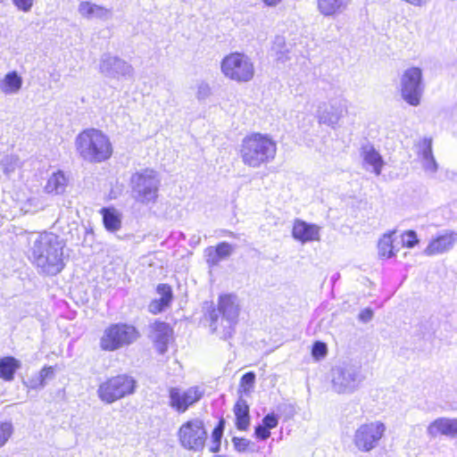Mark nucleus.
<instances>
[{"mask_svg":"<svg viewBox=\"0 0 457 457\" xmlns=\"http://www.w3.org/2000/svg\"><path fill=\"white\" fill-rule=\"evenodd\" d=\"M67 185L68 179L62 171L59 170L49 177L44 189L47 194L57 195L65 192Z\"/></svg>","mask_w":457,"mask_h":457,"instance_id":"obj_25","label":"nucleus"},{"mask_svg":"<svg viewBox=\"0 0 457 457\" xmlns=\"http://www.w3.org/2000/svg\"><path fill=\"white\" fill-rule=\"evenodd\" d=\"M12 433V426L9 422L0 424V447L5 445Z\"/></svg>","mask_w":457,"mask_h":457,"instance_id":"obj_37","label":"nucleus"},{"mask_svg":"<svg viewBox=\"0 0 457 457\" xmlns=\"http://www.w3.org/2000/svg\"><path fill=\"white\" fill-rule=\"evenodd\" d=\"M54 375V368L53 367H45L43 368L39 374L37 375V380H40L41 385H46L45 380L47 378H50Z\"/></svg>","mask_w":457,"mask_h":457,"instance_id":"obj_43","label":"nucleus"},{"mask_svg":"<svg viewBox=\"0 0 457 457\" xmlns=\"http://www.w3.org/2000/svg\"><path fill=\"white\" fill-rule=\"evenodd\" d=\"M418 155L421 159L424 170L430 174H435L438 170V164L432 153V140L423 138L418 145Z\"/></svg>","mask_w":457,"mask_h":457,"instance_id":"obj_20","label":"nucleus"},{"mask_svg":"<svg viewBox=\"0 0 457 457\" xmlns=\"http://www.w3.org/2000/svg\"><path fill=\"white\" fill-rule=\"evenodd\" d=\"M140 337L138 330L127 323H117L108 327L100 339V346L104 351H115L133 344Z\"/></svg>","mask_w":457,"mask_h":457,"instance_id":"obj_9","label":"nucleus"},{"mask_svg":"<svg viewBox=\"0 0 457 457\" xmlns=\"http://www.w3.org/2000/svg\"><path fill=\"white\" fill-rule=\"evenodd\" d=\"M29 259L39 273L54 276L63 267V243L60 237L49 232L29 233Z\"/></svg>","mask_w":457,"mask_h":457,"instance_id":"obj_1","label":"nucleus"},{"mask_svg":"<svg viewBox=\"0 0 457 457\" xmlns=\"http://www.w3.org/2000/svg\"><path fill=\"white\" fill-rule=\"evenodd\" d=\"M29 386L32 389L42 388L45 385L40 384V380H37V376L36 378H30L29 380Z\"/></svg>","mask_w":457,"mask_h":457,"instance_id":"obj_47","label":"nucleus"},{"mask_svg":"<svg viewBox=\"0 0 457 457\" xmlns=\"http://www.w3.org/2000/svg\"><path fill=\"white\" fill-rule=\"evenodd\" d=\"M167 306H165L159 299L153 300L149 304V311L152 313H159L162 312Z\"/></svg>","mask_w":457,"mask_h":457,"instance_id":"obj_45","label":"nucleus"},{"mask_svg":"<svg viewBox=\"0 0 457 457\" xmlns=\"http://www.w3.org/2000/svg\"><path fill=\"white\" fill-rule=\"evenodd\" d=\"M132 196L136 202L148 205L158 198L160 179L157 173L145 169L134 173L130 179Z\"/></svg>","mask_w":457,"mask_h":457,"instance_id":"obj_6","label":"nucleus"},{"mask_svg":"<svg viewBox=\"0 0 457 457\" xmlns=\"http://www.w3.org/2000/svg\"><path fill=\"white\" fill-rule=\"evenodd\" d=\"M222 74L238 83L250 81L254 76V65L251 58L239 52L226 55L220 62Z\"/></svg>","mask_w":457,"mask_h":457,"instance_id":"obj_7","label":"nucleus"},{"mask_svg":"<svg viewBox=\"0 0 457 457\" xmlns=\"http://www.w3.org/2000/svg\"><path fill=\"white\" fill-rule=\"evenodd\" d=\"M171 334V328L165 322L155 321L151 325V337L160 353L163 354L167 351Z\"/></svg>","mask_w":457,"mask_h":457,"instance_id":"obj_18","label":"nucleus"},{"mask_svg":"<svg viewBox=\"0 0 457 457\" xmlns=\"http://www.w3.org/2000/svg\"><path fill=\"white\" fill-rule=\"evenodd\" d=\"M79 13L86 19L107 20L112 15V11L104 6L98 5L89 1H82L78 7Z\"/></svg>","mask_w":457,"mask_h":457,"instance_id":"obj_22","label":"nucleus"},{"mask_svg":"<svg viewBox=\"0 0 457 457\" xmlns=\"http://www.w3.org/2000/svg\"><path fill=\"white\" fill-rule=\"evenodd\" d=\"M427 434L431 438L439 435L454 437L457 436V419L437 418L428 426Z\"/></svg>","mask_w":457,"mask_h":457,"instance_id":"obj_17","label":"nucleus"},{"mask_svg":"<svg viewBox=\"0 0 457 457\" xmlns=\"http://www.w3.org/2000/svg\"><path fill=\"white\" fill-rule=\"evenodd\" d=\"M361 155L365 164L372 167V171L377 175L381 174L384 161L380 154L370 144H365L361 148Z\"/></svg>","mask_w":457,"mask_h":457,"instance_id":"obj_23","label":"nucleus"},{"mask_svg":"<svg viewBox=\"0 0 457 457\" xmlns=\"http://www.w3.org/2000/svg\"><path fill=\"white\" fill-rule=\"evenodd\" d=\"M278 424V417L274 413H269L263 417L262 425L269 430L276 428Z\"/></svg>","mask_w":457,"mask_h":457,"instance_id":"obj_40","label":"nucleus"},{"mask_svg":"<svg viewBox=\"0 0 457 457\" xmlns=\"http://www.w3.org/2000/svg\"><path fill=\"white\" fill-rule=\"evenodd\" d=\"M192 240L196 241L195 236H193Z\"/></svg>","mask_w":457,"mask_h":457,"instance_id":"obj_49","label":"nucleus"},{"mask_svg":"<svg viewBox=\"0 0 457 457\" xmlns=\"http://www.w3.org/2000/svg\"><path fill=\"white\" fill-rule=\"evenodd\" d=\"M103 221L108 231L114 232L121 227V214L114 208H103L101 210Z\"/></svg>","mask_w":457,"mask_h":457,"instance_id":"obj_30","label":"nucleus"},{"mask_svg":"<svg viewBox=\"0 0 457 457\" xmlns=\"http://www.w3.org/2000/svg\"><path fill=\"white\" fill-rule=\"evenodd\" d=\"M277 153L276 142L267 134L252 133L246 136L241 144L242 162L252 168L274 160Z\"/></svg>","mask_w":457,"mask_h":457,"instance_id":"obj_2","label":"nucleus"},{"mask_svg":"<svg viewBox=\"0 0 457 457\" xmlns=\"http://www.w3.org/2000/svg\"><path fill=\"white\" fill-rule=\"evenodd\" d=\"M292 236L295 239L306 243L309 241H315L320 239V228L314 224H309L301 220H295Z\"/></svg>","mask_w":457,"mask_h":457,"instance_id":"obj_19","label":"nucleus"},{"mask_svg":"<svg viewBox=\"0 0 457 457\" xmlns=\"http://www.w3.org/2000/svg\"><path fill=\"white\" fill-rule=\"evenodd\" d=\"M254 436L260 440H266L270 436V431L260 424L254 428Z\"/></svg>","mask_w":457,"mask_h":457,"instance_id":"obj_42","label":"nucleus"},{"mask_svg":"<svg viewBox=\"0 0 457 457\" xmlns=\"http://www.w3.org/2000/svg\"><path fill=\"white\" fill-rule=\"evenodd\" d=\"M99 71L111 79H130L134 76V68L125 60L109 53L100 57Z\"/></svg>","mask_w":457,"mask_h":457,"instance_id":"obj_15","label":"nucleus"},{"mask_svg":"<svg viewBox=\"0 0 457 457\" xmlns=\"http://www.w3.org/2000/svg\"><path fill=\"white\" fill-rule=\"evenodd\" d=\"M204 395V390L194 386L187 389L170 387L169 389L170 406L179 413L186 412L191 406L199 402Z\"/></svg>","mask_w":457,"mask_h":457,"instance_id":"obj_14","label":"nucleus"},{"mask_svg":"<svg viewBox=\"0 0 457 457\" xmlns=\"http://www.w3.org/2000/svg\"><path fill=\"white\" fill-rule=\"evenodd\" d=\"M457 243V232L445 230L430 240L424 250V254L428 256L443 254L451 251Z\"/></svg>","mask_w":457,"mask_h":457,"instance_id":"obj_16","label":"nucleus"},{"mask_svg":"<svg viewBox=\"0 0 457 457\" xmlns=\"http://www.w3.org/2000/svg\"><path fill=\"white\" fill-rule=\"evenodd\" d=\"M352 0H317L319 12L326 16H335L346 10Z\"/></svg>","mask_w":457,"mask_h":457,"instance_id":"obj_24","label":"nucleus"},{"mask_svg":"<svg viewBox=\"0 0 457 457\" xmlns=\"http://www.w3.org/2000/svg\"><path fill=\"white\" fill-rule=\"evenodd\" d=\"M328 353L327 345L323 342L317 341L312 345V356L320 360L321 358H324Z\"/></svg>","mask_w":457,"mask_h":457,"instance_id":"obj_38","label":"nucleus"},{"mask_svg":"<svg viewBox=\"0 0 457 457\" xmlns=\"http://www.w3.org/2000/svg\"><path fill=\"white\" fill-rule=\"evenodd\" d=\"M365 379L361 367L355 363L344 362L330 371L332 390L338 395L355 393Z\"/></svg>","mask_w":457,"mask_h":457,"instance_id":"obj_5","label":"nucleus"},{"mask_svg":"<svg viewBox=\"0 0 457 457\" xmlns=\"http://www.w3.org/2000/svg\"><path fill=\"white\" fill-rule=\"evenodd\" d=\"M402 239H403V244L409 248H412L419 242V240L417 238V234L414 230H408L407 232H405L402 236Z\"/></svg>","mask_w":457,"mask_h":457,"instance_id":"obj_39","label":"nucleus"},{"mask_svg":"<svg viewBox=\"0 0 457 457\" xmlns=\"http://www.w3.org/2000/svg\"><path fill=\"white\" fill-rule=\"evenodd\" d=\"M263 3L268 6H276L282 0H262Z\"/></svg>","mask_w":457,"mask_h":457,"instance_id":"obj_48","label":"nucleus"},{"mask_svg":"<svg viewBox=\"0 0 457 457\" xmlns=\"http://www.w3.org/2000/svg\"><path fill=\"white\" fill-rule=\"evenodd\" d=\"M346 100L342 96L329 99L319 104L316 117L320 124H324L331 129H336L340 120L347 113Z\"/></svg>","mask_w":457,"mask_h":457,"instance_id":"obj_12","label":"nucleus"},{"mask_svg":"<svg viewBox=\"0 0 457 457\" xmlns=\"http://www.w3.org/2000/svg\"><path fill=\"white\" fill-rule=\"evenodd\" d=\"M393 239L391 234H386L379 240L378 248V253L382 257L390 258L394 255L393 253Z\"/></svg>","mask_w":457,"mask_h":457,"instance_id":"obj_31","label":"nucleus"},{"mask_svg":"<svg viewBox=\"0 0 457 457\" xmlns=\"http://www.w3.org/2000/svg\"><path fill=\"white\" fill-rule=\"evenodd\" d=\"M157 292L161 295L160 301L165 305L169 306L172 299L171 287L166 284H160L157 287Z\"/></svg>","mask_w":457,"mask_h":457,"instance_id":"obj_36","label":"nucleus"},{"mask_svg":"<svg viewBox=\"0 0 457 457\" xmlns=\"http://www.w3.org/2000/svg\"><path fill=\"white\" fill-rule=\"evenodd\" d=\"M192 240L196 241L195 236H193Z\"/></svg>","mask_w":457,"mask_h":457,"instance_id":"obj_50","label":"nucleus"},{"mask_svg":"<svg viewBox=\"0 0 457 457\" xmlns=\"http://www.w3.org/2000/svg\"><path fill=\"white\" fill-rule=\"evenodd\" d=\"M4 0H0V2H3Z\"/></svg>","mask_w":457,"mask_h":457,"instance_id":"obj_51","label":"nucleus"},{"mask_svg":"<svg viewBox=\"0 0 457 457\" xmlns=\"http://www.w3.org/2000/svg\"><path fill=\"white\" fill-rule=\"evenodd\" d=\"M4 172L7 175L13 172L21 165V162L16 155H6L1 161Z\"/></svg>","mask_w":457,"mask_h":457,"instance_id":"obj_32","label":"nucleus"},{"mask_svg":"<svg viewBox=\"0 0 457 457\" xmlns=\"http://www.w3.org/2000/svg\"><path fill=\"white\" fill-rule=\"evenodd\" d=\"M233 253V246L227 243L221 242L216 246H209L204 250V256L207 264L210 267L216 266L222 260L228 258Z\"/></svg>","mask_w":457,"mask_h":457,"instance_id":"obj_21","label":"nucleus"},{"mask_svg":"<svg viewBox=\"0 0 457 457\" xmlns=\"http://www.w3.org/2000/svg\"><path fill=\"white\" fill-rule=\"evenodd\" d=\"M255 382V374L253 371L246 372L240 380V392L249 394Z\"/></svg>","mask_w":457,"mask_h":457,"instance_id":"obj_35","label":"nucleus"},{"mask_svg":"<svg viewBox=\"0 0 457 457\" xmlns=\"http://www.w3.org/2000/svg\"><path fill=\"white\" fill-rule=\"evenodd\" d=\"M76 149L80 157L88 162H102L112 154V144L107 136L96 129H85L76 137Z\"/></svg>","mask_w":457,"mask_h":457,"instance_id":"obj_4","label":"nucleus"},{"mask_svg":"<svg viewBox=\"0 0 457 457\" xmlns=\"http://www.w3.org/2000/svg\"><path fill=\"white\" fill-rule=\"evenodd\" d=\"M373 317V312L370 308H366L362 310L359 314V320L362 321L363 323H367L370 320H371Z\"/></svg>","mask_w":457,"mask_h":457,"instance_id":"obj_46","label":"nucleus"},{"mask_svg":"<svg viewBox=\"0 0 457 457\" xmlns=\"http://www.w3.org/2000/svg\"><path fill=\"white\" fill-rule=\"evenodd\" d=\"M22 83V78L17 71H10L0 80V91L4 95H15L21 90Z\"/></svg>","mask_w":457,"mask_h":457,"instance_id":"obj_26","label":"nucleus"},{"mask_svg":"<svg viewBox=\"0 0 457 457\" xmlns=\"http://www.w3.org/2000/svg\"><path fill=\"white\" fill-rule=\"evenodd\" d=\"M137 382L128 375L112 377L101 383L97 389V396L104 403L111 404L135 392Z\"/></svg>","mask_w":457,"mask_h":457,"instance_id":"obj_8","label":"nucleus"},{"mask_svg":"<svg viewBox=\"0 0 457 457\" xmlns=\"http://www.w3.org/2000/svg\"><path fill=\"white\" fill-rule=\"evenodd\" d=\"M21 368V361L12 356L0 359V378L5 381H12L14 373Z\"/></svg>","mask_w":457,"mask_h":457,"instance_id":"obj_29","label":"nucleus"},{"mask_svg":"<svg viewBox=\"0 0 457 457\" xmlns=\"http://www.w3.org/2000/svg\"><path fill=\"white\" fill-rule=\"evenodd\" d=\"M271 55L275 61L284 63L289 60L290 48L282 36H276L271 46Z\"/></svg>","mask_w":457,"mask_h":457,"instance_id":"obj_28","label":"nucleus"},{"mask_svg":"<svg viewBox=\"0 0 457 457\" xmlns=\"http://www.w3.org/2000/svg\"><path fill=\"white\" fill-rule=\"evenodd\" d=\"M233 445L235 449L238 453H244L247 450V448L250 446L251 442L250 440L243 437H233L232 439Z\"/></svg>","mask_w":457,"mask_h":457,"instance_id":"obj_41","label":"nucleus"},{"mask_svg":"<svg viewBox=\"0 0 457 457\" xmlns=\"http://www.w3.org/2000/svg\"><path fill=\"white\" fill-rule=\"evenodd\" d=\"M223 430H224V420H221L212 431V437L213 445L210 448L211 452L217 453L220 451Z\"/></svg>","mask_w":457,"mask_h":457,"instance_id":"obj_33","label":"nucleus"},{"mask_svg":"<svg viewBox=\"0 0 457 457\" xmlns=\"http://www.w3.org/2000/svg\"><path fill=\"white\" fill-rule=\"evenodd\" d=\"M19 10L29 12L33 4V0H12Z\"/></svg>","mask_w":457,"mask_h":457,"instance_id":"obj_44","label":"nucleus"},{"mask_svg":"<svg viewBox=\"0 0 457 457\" xmlns=\"http://www.w3.org/2000/svg\"><path fill=\"white\" fill-rule=\"evenodd\" d=\"M212 93V87L208 82L202 80L196 84L195 97L199 102L206 100Z\"/></svg>","mask_w":457,"mask_h":457,"instance_id":"obj_34","label":"nucleus"},{"mask_svg":"<svg viewBox=\"0 0 457 457\" xmlns=\"http://www.w3.org/2000/svg\"><path fill=\"white\" fill-rule=\"evenodd\" d=\"M178 437L183 448L195 452L202 451L207 438L204 422L199 419L185 422L178 431Z\"/></svg>","mask_w":457,"mask_h":457,"instance_id":"obj_11","label":"nucleus"},{"mask_svg":"<svg viewBox=\"0 0 457 457\" xmlns=\"http://www.w3.org/2000/svg\"><path fill=\"white\" fill-rule=\"evenodd\" d=\"M386 432V426L381 421L361 424L354 432L353 443L362 453L375 449Z\"/></svg>","mask_w":457,"mask_h":457,"instance_id":"obj_10","label":"nucleus"},{"mask_svg":"<svg viewBox=\"0 0 457 457\" xmlns=\"http://www.w3.org/2000/svg\"><path fill=\"white\" fill-rule=\"evenodd\" d=\"M236 425L239 430H246L250 424L249 405L240 397L234 406Z\"/></svg>","mask_w":457,"mask_h":457,"instance_id":"obj_27","label":"nucleus"},{"mask_svg":"<svg viewBox=\"0 0 457 457\" xmlns=\"http://www.w3.org/2000/svg\"><path fill=\"white\" fill-rule=\"evenodd\" d=\"M422 72L420 68L407 69L401 78V95L410 105L417 106L422 95Z\"/></svg>","mask_w":457,"mask_h":457,"instance_id":"obj_13","label":"nucleus"},{"mask_svg":"<svg viewBox=\"0 0 457 457\" xmlns=\"http://www.w3.org/2000/svg\"><path fill=\"white\" fill-rule=\"evenodd\" d=\"M239 314L237 298L233 295H221L219 299L217 309H212L210 313V329L220 339H228L235 331Z\"/></svg>","mask_w":457,"mask_h":457,"instance_id":"obj_3","label":"nucleus"}]
</instances>
